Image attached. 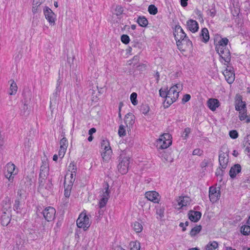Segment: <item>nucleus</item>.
<instances>
[{
  "label": "nucleus",
  "instance_id": "nucleus-28",
  "mask_svg": "<svg viewBox=\"0 0 250 250\" xmlns=\"http://www.w3.org/2000/svg\"><path fill=\"white\" fill-rule=\"evenodd\" d=\"M9 83H10L9 94L10 95H14L16 94L18 90L17 83L13 80H10Z\"/></svg>",
  "mask_w": 250,
  "mask_h": 250
},
{
  "label": "nucleus",
  "instance_id": "nucleus-26",
  "mask_svg": "<svg viewBox=\"0 0 250 250\" xmlns=\"http://www.w3.org/2000/svg\"><path fill=\"white\" fill-rule=\"evenodd\" d=\"M207 104L208 107L212 111L215 110L216 108L219 106V101L216 99H209Z\"/></svg>",
  "mask_w": 250,
  "mask_h": 250
},
{
  "label": "nucleus",
  "instance_id": "nucleus-7",
  "mask_svg": "<svg viewBox=\"0 0 250 250\" xmlns=\"http://www.w3.org/2000/svg\"><path fill=\"white\" fill-rule=\"evenodd\" d=\"M77 225L78 228L86 230L90 226L89 217L84 212H82L77 220Z\"/></svg>",
  "mask_w": 250,
  "mask_h": 250
},
{
  "label": "nucleus",
  "instance_id": "nucleus-54",
  "mask_svg": "<svg viewBox=\"0 0 250 250\" xmlns=\"http://www.w3.org/2000/svg\"><path fill=\"white\" fill-rule=\"evenodd\" d=\"M159 94L161 97L165 98L166 101H167V96H168L167 91H166V90H163L162 89H161L159 90Z\"/></svg>",
  "mask_w": 250,
  "mask_h": 250
},
{
  "label": "nucleus",
  "instance_id": "nucleus-40",
  "mask_svg": "<svg viewBox=\"0 0 250 250\" xmlns=\"http://www.w3.org/2000/svg\"><path fill=\"white\" fill-rule=\"evenodd\" d=\"M201 230V226H197L192 228L190 232V235L191 236H195L197 233H199Z\"/></svg>",
  "mask_w": 250,
  "mask_h": 250
},
{
  "label": "nucleus",
  "instance_id": "nucleus-56",
  "mask_svg": "<svg viewBox=\"0 0 250 250\" xmlns=\"http://www.w3.org/2000/svg\"><path fill=\"white\" fill-rule=\"evenodd\" d=\"M156 213L161 217H162L164 216V209L163 208H160L157 209Z\"/></svg>",
  "mask_w": 250,
  "mask_h": 250
},
{
  "label": "nucleus",
  "instance_id": "nucleus-10",
  "mask_svg": "<svg viewBox=\"0 0 250 250\" xmlns=\"http://www.w3.org/2000/svg\"><path fill=\"white\" fill-rule=\"evenodd\" d=\"M226 80L227 82L231 84L235 80V74L233 68L232 66L227 65L226 69L223 72Z\"/></svg>",
  "mask_w": 250,
  "mask_h": 250
},
{
  "label": "nucleus",
  "instance_id": "nucleus-34",
  "mask_svg": "<svg viewBox=\"0 0 250 250\" xmlns=\"http://www.w3.org/2000/svg\"><path fill=\"white\" fill-rule=\"evenodd\" d=\"M134 230L137 232L139 233L142 231L143 226L142 224L139 222H135L132 225Z\"/></svg>",
  "mask_w": 250,
  "mask_h": 250
},
{
  "label": "nucleus",
  "instance_id": "nucleus-59",
  "mask_svg": "<svg viewBox=\"0 0 250 250\" xmlns=\"http://www.w3.org/2000/svg\"><path fill=\"white\" fill-rule=\"evenodd\" d=\"M43 2L42 0H34L33 4V5H36L37 7H38Z\"/></svg>",
  "mask_w": 250,
  "mask_h": 250
},
{
  "label": "nucleus",
  "instance_id": "nucleus-41",
  "mask_svg": "<svg viewBox=\"0 0 250 250\" xmlns=\"http://www.w3.org/2000/svg\"><path fill=\"white\" fill-rule=\"evenodd\" d=\"M73 185H70L69 184H67V185H65V184H64V196L66 198H68L70 195V191L72 188Z\"/></svg>",
  "mask_w": 250,
  "mask_h": 250
},
{
  "label": "nucleus",
  "instance_id": "nucleus-23",
  "mask_svg": "<svg viewBox=\"0 0 250 250\" xmlns=\"http://www.w3.org/2000/svg\"><path fill=\"white\" fill-rule=\"evenodd\" d=\"M59 91L57 90L53 94V96L50 98V108L51 112H53L57 102H58V96L59 95Z\"/></svg>",
  "mask_w": 250,
  "mask_h": 250
},
{
  "label": "nucleus",
  "instance_id": "nucleus-2",
  "mask_svg": "<svg viewBox=\"0 0 250 250\" xmlns=\"http://www.w3.org/2000/svg\"><path fill=\"white\" fill-rule=\"evenodd\" d=\"M182 88L181 84H176L170 87L167 91L168 96L167 98V102L168 104H171L177 100L179 97V93Z\"/></svg>",
  "mask_w": 250,
  "mask_h": 250
},
{
  "label": "nucleus",
  "instance_id": "nucleus-38",
  "mask_svg": "<svg viewBox=\"0 0 250 250\" xmlns=\"http://www.w3.org/2000/svg\"><path fill=\"white\" fill-rule=\"evenodd\" d=\"M130 250H140V244L139 242H131L130 243Z\"/></svg>",
  "mask_w": 250,
  "mask_h": 250
},
{
  "label": "nucleus",
  "instance_id": "nucleus-11",
  "mask_svg": "<svg viewBox=\"0 0 250 250\" xmlns=\"http://www.w3.org/2000/svg\"><path fill=\"white\" fill-rule=\"evenodd\" d=\"M42 214L46 221H51L55 219L56 210L52 207H47L42 211Z\"/></svg>",
  "mask_w": 250,
  "mask_h": 250
},
{
  "label": "nucleus",
  "instance_id": "nucleus-20",
  "mask_svg": "<svg viewBox=\"0 0 250 250\" xmlns=\"http://www.w3.org/2000/svg\"><path fill=\"white\" fill-rule=\"evenodd\" d=\"M241 171V167L239 164H235L229 170V176L233 179L234 178L237 174L240 173Z\"/></svg>",
  "mask_w": 250,
  "mask_h": 250
},
{
  "label": "nucleus",
  "instance_id": "nucleus-36",
  "mask_svg": "<svg viewBox=\"0 0 250 250\" xmlns=\"http://www.w3.org/2000/svg\"><path fill=\"white\" fill-rule=\"evenodd\" d=\"M112 154V150H109L108 151H104L102 154L103 159L105 161H108L111 158Z\"/></svg>",
  "mask_w": 250,
  "mask_h": 250
},
{
  "label": "nucleus",
  "instance_id": "nucleus-4",
  "mask_svg": "<svg viewBox=\"0 0 250 250\" xmlns=\"http://www.w3.org/2000/svg\"><path fill=\"white\" fill-rule=\"evenodd\" d=\"M15 168V165L10 163H8L5 167L4 176L9 182L7 184L8 188L12 187V183L13 182L14 176L17 174V171L16 170Z\"/></svg>",
  "mask_w": 250,
  "mask_h": 250
},
{
  "label": "nucleus",
  "instance_id": "nucleus-45",
  "mask_svg": "<svg viewBox=\"0 0 250 250\" xmlns=\"http://www.w3.org/2000/svg\"><path fill=\"white\" fill-rule=\"evenodd\" d=\"M149 110V106L147 104H142L141 106V111L145 115L147 114Z\"/></svg>",
  "mask_w": 250,
  "mask_h": 250
},
{
  "label": "nucleus",
  "instance_id": "nucleus-62",
  "mask_svg": "<svg viewBox=\"0 0 250 250\" xmlns=\"http://www.w3.org/2000/svg\"><path fill=\"white\" fill-rule=\"evenodd\" d=\"M96 131V128H91V129H90L88 131V134L89 135H91L94 133H95Z\"/></svg>",
  "mask_w": 250,
  "mask_h": 250
},
{
  "label": "nucleus",
  "instance_id": "nucleus-13",
  "mask_svg": "<svg viewBox=\"0 0 250 250\" xmlns=\"http://www.w3.org/2000/svg\"><path fill=\"white\" fill-rule=\"evenodd\" d=\"M219 162L220 167L226 169L229 162V151L226 150V152H221L219 156Z\"/></svg>",
  "mask_w": 250,
  "mask_h": 250
},
{
  "label": "nucleus",
  "instance_id": "nucleus-43",
  "mask_svg": "<svg viewBox=\"0 0 250 250\" xmlns=\"http://www.w3.org/2000/svg\"><path fill=\"white\" fill-rule=\"evenodd\" d=\"M245 146L246 147L245 150L248 152H250V134L248 135L246 138Z\"/></svg>",
  "mask_w": 250,
  "mask_h": 250
},
{
  "label": "nucleus",
  "instance_id": "nucleus-37",
  "mask_svg": "<svg viewBox=\"0 0 250 250\" xmlns=\"http://www.w3.org/2000/svg\"><path fill=\"white\" fill-rule=\"evenodd\" d=\"M241 233L245 235H248L250 234V226L249 225H244L241 228Z\"/></svg>",
  "mask_w": 250,
  "mask_h": 250
},
{
  "label": "nucleus",
  "instance_id": "nucleus-32",
  "mask_svg": "<svg viewBox=\"0 0 250 250\" xmlns=\"http://www.w3.org/2000/svg\"><path fill=\"white\" fill-rule=\"evenodd\" d=\"M101 148L104 149V151L111 150L109 143L107 140H103L101 143Z\"/></svg>",
  "mask_w": 250,
  "mask_h": 250
},
{
  "label": "nucleus",
  "instance_id": "nucleus-52",
  "mask_svg": "<svg viewBox=\"0 0 250 250\" xmlns=\"http://www.w3.org/2000/svg\"><path fill=\"white\" fill-rule=\"evenodd\" d=\"M20 204L19 200H16L14 206V209L16 210L17 212H19L20 211Z\"/></svg>",
  "mask_w": 250,
  "mask_h": 250
},
{
  "label": "nucleus",
  "instance_id": "nucleus-9",
  "mask_svg": "<svg viewBox=\"0 0 250 250\" xmlns=\"http://www.w3.org/2000/svg\"><path fill=\"white\" fill-rule=\"evenodd\" d=\"M43 12L45 19L48 21L50 25H54L56 21V15L53 11L47 6H45L43 9Z\"/></svg>",
  "mask_w": 250,
  "mask_h": 250
},
{
  "label": "nucleus",
  "instance_id": "nucleus-27",
  "mask_svg": "<svg viewBox=\"0 0 250 250\" xmlns=\"http://www.w3.org/2000/svg\"><path fill=\"white\" fill-rule=\"evenodd\" d=\"M178 205L182 208L189 204L190 199L187 196L179 197L177 200Z\"/></svg>",
  "mask_w": 250,
  "mask_h": 250
},
{
  "label": "nucleus",
  "instance_id": "nucleus-44",
  "mask_svg": "<svg viewBox=\"0 0 250 250\" xmlns=\"http://www.w3.org/2000/svg\"><path fill=\"white\" fill-rule=\"evenodd\" d=\"M46 178L47 177L39 176V184L40 188H43L44 187V184L46 181Z\"/></svg>",
  "mask_w": 250,
  "mask_h": 250
},
{
  "label": "nucleus",
  "instance_id": "nucleus-15",
  "mask_svg": "<svg viewBox=\"0 0 250 250\" xmlns=\"http://www.w3.org/2000/svg\"><path fill=\"white\" fill-rule=\"evenodd\" d=\"M220 196V192L219 189L217 188L211 187L209 189V197L210 201L212 203H215L217 201Z\"/></svg>",
  "mask_w": 250,
  "mask_h": 250
},
{
  "label": "nucleus",
  "instance_id": "nucleus-50",
  "mask_svg": "<svg viewBox=\"0 0 250 250\" xmlns=\"http://www.w3.org/2000/svg\"><path fill=\"white\" fill-rule=\"evenodd\" d=\"M216 13V11L214 8V7H212L210 9L208 10V15L211 17H214Z\"/></svg>",
  "mask_w": 250,
  "mask_h": 250
},
{
  "label": "nucleus",
  "instance_id": "nucleus-63",
  "mask_svg": "<svg viewBox=\"0 0 250 250\" xmlns=\"http://www.w3.org/2000/svg\"><path fill=\"white\" fill-rule=\"evenodd\" d=\"M32 12L33 13H36L38 12V7L36 5H33L32 7Z\"/></svg>",
  "mask_w": 250,
  "mask_h": 250
},
{
  "label": "nucleus",
  "instance_id": "nucleus-29",
  "mask_svg": "<svg viewBox=\"0 0 250 250\" xmlns=\"http://www.w3.org/2000/svg\"><path fill=\"white\" fill-rule=\"evenodd\" d=\"M200 36L202 37V41L203 42H208L209 39V33L208 29L206 28L202 29Z\"/></svg>",
  "mask_w": 250,
  "mask_h": 250
},
{
  "label": "nucleus",
  "instance_id": "nucleus-14",
  "mask_svg": "<svg viewBox=\"0 0 250 250\" xmlns=\"http://www.w3.org/2000/svg\"><path fill=\"white\" fill-rule=\"evenodd\" d=\"M145 197L148 200L154 203H159L160 201L161 196L159 194L155 191H149L145 193Z\"/></svg>",
  "mask_w": 250,
  "mask_h": 250
},
{
  "label": "nucleus",
  "instance_id": "nucleus-53",
  "mask_svg": "<svg viewBox=\"0 0 250 250\" xmlns=\"http://www.w3.org/2000/svg\"><path fill=\"white\" fill-rule=\"evenodd\" d=\"M229 136L232 139H236L238 136V132L236 130H231L229 132Z\"/></svg>",
  "mask_w": 250,
  "mask_h": 250
},
{
  "label": "nucleus",
  "instance_id": "nucleus-25",
  "mask_svg": "<svg viewBox=\"0 0 250 250\" xmlns=\"http://www.w3.org/2000/svg\"><path fill=\"white\" fill-rule=\"evenodd\" d=\"M201 217V213L199 211L191 210L188 213V218L192 222H197Z\"/></svg>",
  "mask_w": 250,
  "mask_h": 250
},
{
  "label": "nucleus",
  "instance_id": "nucleus-3",
  "mask_svg": "<svg viewBox=\"0 0 250 250\" xmlns=\"http://www.w3.org/2000/svg\"><path fill=\"white\" fill-rule=\"evenodd\" d=\"M77 170L76 165L73 162L70 163L68 167L67 171L64 178V184L65 185L67 184L73 185L76 179Z\"/></svg>",
  "mask_w": 250,
  "mask_h": 250
},
{
  "label": "nucleus",
  "instance_id": "nucleus-57",
  "mask_svg": "<svg viewBox=\"0 0 250 250\" xmlns=\"http://www.w3.org/2000/svg\"><path fill=\"white\" fill-rule=\"evenodd\" d=\"M190 99V96L189 94H185L182 99L183 103H186Z\"/></svg>",
  "mask_w": 250,
  "mask_h": 250
},
{
  "label": "nucleus",
  "instance_id": "nucleus-47",
  "mask_svg": "<svg viewBox=\"0 0 250 250\" xmlns=\"http://www.w3.org/2000/svg\"><path fill=\"white\" fill-rule=\"evenodd\" d=\"M191 132V129L189 127H187L185 129H184V131L182 135V137H183V138L185 140H186L188 137V134L190 133Z\"/></svg>",
  "mask_w": 250,
  "mask_h": 250
},
{
  "label": "nucleus",
  "instance_id": "nucleus-12",
  "mask_svg": "<svg viewBox=\"0 0 250 250\" xmlns=\"http://www.w3.org/2000/svg\"><path fill=\"white\" fill-rule=\"evenodd\" d=\"M62 138L60 141V147L59 150V156L60 158L62 159L66 152L68 146L67 139L64 137V134H62Z\"/></svg>",
  "mask_w": 250,
  "mask_h": 250
},
{
  "label": "nucleus",
  "instance_id": "nucleus-5",
  "mask_svg": "<svg viewBox=\"0 0 250 250\" xmlns=\"http://www.w3.org/2000/svg\"><path fill=\"white\" fill-rule=\"evenodd\" d=\"M130 158L124 154H121L118 159L119 164L117 166L118 170L122 174L127 173L128 170Z\"/></svg>",
  "mask_w": 250,
  "mask_h": 250
},
{
  "label": "nucleus",
  "instance_id": "nucleus-61",
  "mask_svg": "<svg viewBox=\"0 0 250 250\" xmlns=\"http://www.w3.org/2000/svg\"><path fill=\"white\" fill-rule=\"evenodd\" d=\"M188 0H181V4L183 7H186L188 5Z\"/></svg>",
  "mask_w": 250,
  "mask_h": 250
},
{
  "label": "nucleus",
  "instance_id": "nucleus-33",
  "mask_svg": "<svg viewBox=\"0 0 250 250\" xmlns=\"http://www.w3.org/2000/svg\"><path fill=\"white\" fill-rule=\"evenodd\" d=\"M138 24L142 27H146L148 24L147 20L144 17H140L137 20Z\"/></svg>",
  "mask_w": 250,
  "mask_h": 250
},
{
  "label": "nucleus",
  "instance_id": "nucleus-1",
  "mask_svg": "<svg viewBox=\"0 0 250 250\" xmlns=\"http://www.w3.org/2000/svg\"><path fill=\"white\" fill-rule=\"evenodd\" d=\"M229 42V40L226 38H222L216 44L215 49L221 58L225 62L229 63L230 61V53L227 48V45Z\"/></svg>",
  "mask_w": 250,
  "mask_h": 250
},
{
  "label": "nucleus",
  "instance_id": "nucleus-17",
  "mask_svg": "<svg viewBox=\"0 0 250 250\" xmlns=\"http://www.w3.org/2000/svg\"><path fill=\"white\" fill-rule=\"evenodd\" d=\"M235 109L239 112L244 111L246 109V104L242 100L240 96H237L235 101Z\"/></svg>",
  "mask_w": 250,
  "mask_h": 250
},
{
  "label": "nucleus",
  "instance_id": "nucleus-22",
  "mask_svg": "<svg viewBox=\"0 0 250 250\" xmlns=\"http://www.w3.org/2000/svg\"><path fill=\"white\" fill-rule=\"evenodd\" d=\"M49 173V165L46 162H42L40 167V175L42 177H47Z\"/></svg>",
  "mask_w": 250,
  "mask_h": 250
},
{
  "label": "nucleus",
  "instance_id": "nucleus-6",
  "mask_svg": "<svg viewBox=\"0 0 250 250\" xmlns=\"http://www.w3.org/2000/svg\"><path fill=\"white\" fill-rule=\"evenodd\" d=\"M172 137L169 133H164L160 136L157 141V146L161 149H165L172 144Z\"/></svg>",
  "mask_w": 250,
  "mask_h": 250
},
{
  "label": "nucleus",
  "instance_id": "nucleus-51",
  "mask_svg": "<svg viewBox=\"0 0 250 250\" xmlns=\"http://www.w3.org/2000/svg\"><path fill=\"white\" fill-rule=\"evenodd\" d=\"M121 39V41L125 44L128 43L130 41L129 37L127 35H123Z\"/></svg>",
  "mask_w": 250,
  "mask_h": 250
},
{
  "label": "nucleus",
  "instance_id": "nucleus-31",
  "mask_svg": "<svg viewBox=\"0 0 250 250\" xmlns=\"http://www.w3.org/2000/svg\"><path fill=\"white\" fill-rule=\"evenodd\" d=\"M239 119L241 121L246 119L247 123L250 122V118L247 115V110L239 112Z\"/></svg>",
  "mask_w": 250,
  "mask_h": 250
},
{
  "label": "nucleus",
  "instance_id": "nucleus-58",
  "mask_svg": "<svg viewBox=\"0 0 250 250\" xmlns=\"http://www.w3.org/2000/svg\"><path fill=\"white\" fill-rule=\"evenodd\" d=\"M208 165V161L207 160H204L202 163H201L200 166L201 167L203 168H205L206 167H207Z\"/></svg>",
  "mask_w": 250,
  "mask_h": 250
},
{
  "label": "nucleus",
  "instance_id": "nucleus-39",
  "mask_svg": "<svg viewBox=\"0 0 250 250\" xmlns=\"http://www.w3.org/2000/svg\"><path fill=\"white\" fill-rule=\"evenodd\" d=\"M186 45L188 47H191L192 46V42L190 41L188 37H186L183 41L181 42V48L180 49L183 48V45Z\"/></svg>",
  "mask_w": 250,
  "mask_h": 250
},
{
  "label": "nucleus",
  "instance_id": "nucleus-42",
  "mask_svg": "<svg viewBox=\"0 0 250 250\" xmlns=\"http://www.w3.org/2000/svg\"><path fill=\"white\" fill-rule=\"evenodd\" d=\"M148 11L151 15H156L158 12L157 8L154 5H150L148 6Z\"/></svg>",
  "mask_w": 250,
  "mask_h": 250
},
{
  "label": "nucleus",
  "instance_id": "nucleus-60",
  "mask_svg": "<svg viewBox=\"0 0 250 250\" xmlns=\"http://www.w3.org/2000/svg\"><path fill=\"white\" fill-rule=\"evenodd\" d=\"M192 154L194 155H200L201 154V151L200 149L198 148L195 149L193 151Z\"/></svg>",
  "mask_w": 250,
  "mask_h": 250
},
{
  "label": "nucleus",
  "instance_id": "nucleus-8",
  "mask_svg": "<svg viewBox=\"0 0 250 250\" xmlns=\"http://www.w3.org/2000/svg\"><path fill=\"white\" fill-rule=\"evenodd\" d=\"M177 45L179 48H181V43L187 37L180 26H176L173 33Z\"/></svg>",
  "mask_w": 250,
  "mask_h": 250
},
{
  "label": "nucleus",
  "instance_id": "nucleus-24",
  "mask_svg": "<svg viewBox=\"0 0 250 250\" xmlns=\"http://www.w3.org/2000/svg\"><path fill=\"white\" fill-rule=\"evenodd\" d=\"M59 91L57 90L53 94V96L50 98V108L51 112H53L57 102H58V96L59 95Z\"/></svg>",
  "mask_w": 250,
  "mask_h": 250
},
{
  "label": "nucleus",
  "instance_id": "nucleus-64",
  "mask_svg": "<svg viewBox=\"0 0 250 250\" xmlns=\"http://www.w3.org/2000/svg\"><path fill=\"white\" fill-rule=\"evenodd\" d=\"M155 77L156 78V83H158L159 81L160 75L158 72H157L155 74Z\"/></svg>",
  "mask_w": 250,
  "mask_h": 250
},
{
  "label": "nucleus",
  "instance_id": "nucleus-21",
  "mask_svg": "<svg viewBox=\"0 0 250 250\" xmlns=\"http://www.w3.org/2000/svg\"><path fill=\"white\" fill-rule=\"evenodd\" d=\"M187 25L188 29L192 32H195L198 30V23L193 20H190L187 21Z\"/></svg>",
  "mask_w": 250,
  "mask_h": 250
},
{
  "label": "nucleus",
  "instance_id": "nucleus-18",
  "mask_svg": "<svg viewBox=\"0 0 250 250\" xmlns=\"http://www.w3.org/2000/svg\"><path fill=\"white\" fill-rule=\"evenodd\" d=\"M11 213L9 211H4L1 216V223L3 226H7L11 221Z\"/></svg>",
  "mask_w": 250,
  "mask_h": 250
},
{
  "label": "nucleus",
  "instance_id": "nucleus-30",
  "mask_svg": "<svg viewBox=\"0 0 250 250\" xmlns=\"http://www.w3.org/2000/svg\"><path fill=\"white\" fill-rule=\"evenodd\" d=\"M218 247V244L216 241L210 242L206 246V250H215Z\"/></svg>",
  "mask_w": 250,
  "mask_h": 250
},
{
  "label": "nucleus",
  "instance_id": "nucleus-16",
  "mask_svg": "<svg viewBox=\"0 0 250 250\" xmlns=\"http://www.w3.org/2000/svg\"><path fill=\"white\" fill-rule=\"evenodd\" d=\"M105 189V191L103 192L102 195V198L99 203V206L100 208H102L105 207L109 197V190L108 185H106Z\"/></svg>",
  "mask_w": 250,
  "mask_h": 250
},
{
  "label": "nucleus",
  "instance_id": "nucleus-19",
  "mask_svg": "<svg viewBox=\"0 0 250 250\" xmlns=\"http://www.w3.org/2000/svg\"><path fill=\"white\" fill-rule=\"evenodd\" d=\"M125 123L127 127H132V125L135 123V116L131 113H127L125 118Z\"/></svg>",
  "mask_w": 250,
  "mask_h": 250
},
{
  "label": "nucleus",
  "instance_id": "nucleus-46",
  "mask_svg": "<svg viewBox=\"0 0 250 250\" xmlns=\"http://www.w3.org/2000/svg\"><path fill=\"white\" fill-rule=\"evenodd\" d=\"M137 94L135 92H133L130 95V100L131 101L132 104L134 105H136L138 104V102L137 100Z\"/></svg>",
  "mask_w": 250,
  "mask_h": 250
},
{
  "label": "nucleus",
  "instance_id": "nucleus-48",
  "mask_svg": "<svg viewBox=\"0 0 250 250\" xmlns=\"http://www.w3.org/2000/svg\"><path fill=\"white\" fill-rule=\"evenodd\" d=\"M118 134L120 137L124 136L126 134L125 127L123 125H120L118 130Z\"/></svg>",
  "mask_w": 250,
  "mask_h": 250
},
{
  "label": "nucleus",
  "instance_id": "nucleus-55",
  "mask_svg": "<svg viewBox=\"0 0 250 250\" xmlns=\"http://www.w3.org/2000/svg\"><path fill=\"white\" fill-rule=\"evenodd\" d=\"M223 168H222V167L221 168H218L216 169V172H215V174L216 176H222L223 175V172H224V170H223Z\"/></svg>",
  "mask_w": 250,
  "mask_h": 250
},
{
  "label": "nucleus",
  "instance_id": "nucleus-49",
  "mask_svg": "<svg viewBox=\"0 0 250 250\" xmlns=\"http://www.w3.org/2000/svg\"><path fill=\"white\" fill-rule=\"evenodd\" d=\"M123 12V8L120 5H117L115 8V14L117 16H120Z\"/></svg>",
  "mask_w": 250,
  "mask_h": 250
},
{
  "label": "nucleus",
  "instance_id": "nucleus-35",
  "mask_svg": "<svg viewBox=\"0 0 250 250\" xmlns=\"http://www.w3.org/2000/svg\"><path fill=\"white\" fill-rule=\"evenodd\" d=\"M20 114L22 116H27L29 114V110L28 109V105L24 104L21 110Z\"/></svg>",
  "mask_w": 250,
  "mask_h": 250
}]
</instances>
